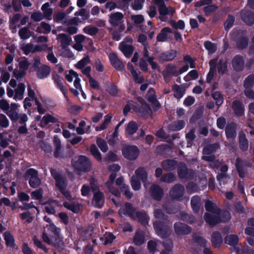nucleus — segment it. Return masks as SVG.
<instances>
[{"instance_id": "nucleus-1", "label": "nucleus", "mask_w": 254, "mask_h": 254, "mask_svg": "<svg viewBox=\"0 0 254 254\" xmlns=\"http://www.w3.org/2000/svg\"><path fill=\"white\" fill-rule=\"evenodd\" d=\"M51 176L55 181L56 186L64 197L69 201L72 199L70 192L66 190L68 182L65 176L61 171L51 168L50 170Z\"/></svg>"}, {"instance_id": "nucleus-2", "label": "nucleus", "mask_w": 254, "mask_h": 254, "mask_svg": "<svg viewBox=\"0 0 254 254\" xmlns=\"http://www.w3.org/2000/svg\"><path fill=\"white\" fill-rule=\"evenodd\" d=\"M231 38L235 43L236 48L238 50H243L248 48L250 40L246 30L233 29Z\"/></svg>"}, {"instance_id": "nucleus-3", "label": "nucleus", "mask_w": 254, "mask_h": 254, "mask_svg": "<svg viewBox=\"0 0 254 254\" xmlns=\"http://www.w3.org/2000/svg\"><path fill=\"white\" fill-rule=\"evenodd\" d=\"M71 164L75 170L80 172H88L91 170V162L84 155L74 157L71 160Z\"/></svg>"}, {"instance_id": "nucleus-4", "label": "nucleus", "mask_w": 254, "mask_h": 254, "mask_svg": "<svg viewBox=\"0 0 254 254\" xmlns=\"http://www.w3.org/2000/svg\"><path fill=\"white\" fill-rule=\"evenodd\" d=\"M153 226L157 235L162 239L168 238L171 234V227L165 222L155 221L153 223Z\"/></svg>"}, {"instance_id": "nucleus-5", "label": "nucleus", "mask_w": 254, "mask_h": 254, "mask_svg": "<svg viewBox=\"0 0 254 254\" xmlns=\"http://www.w3.org/2000/svg\"><path fill=\"white\" fill-rule=\"evenodd\" d=\"M122 152L126 159L133 161L138 157L139 150L136 145L125 144L122 146Z\"/></svg>"}, {"instance_id": "nucleus-6", "label": "nucleus", "mask_w": 254, "mask_h": 254, "mask_svg": "<svg viewBox=\"0 0 254 254\" xmlns=\"http://www.w3.org/2000/svg\"><path fill=\"white\" fill-rule=\"evenodd\" d=\"M24 178L26 180L29 179V184L32 188H36L41 184V180L38 177V171L33 168L27 169L25 173Z\"/></svg>"}, {"instance_id": "nucleus-7", "label": "nucleus", "mask_w": 254, "mask_h": 254, "mask_svg": "<svg viewBox=\"0 0 254 254\" xmlns=\"http://www.w3.org/2000/svg\"><path fill=\"white\" fill-rule=\"evenodd\" d=\"M177 173L181 179L191 180L194 178V172L192 169H189L187 165L184 162L181 163L178 167Z\"/></svg>"}, {"instance_id": "nucleus-8", "label": "nucleus", "mask_w": 254, "mask_h": 254, "mask_svg": "<svg viewBox=\"0 0 254 254\" xmlns=\"http://www.w3.org/2000/svg\"><path fill=\"white\" fill-rule=\"evenodd\" d=\"M235 165L239 176L241 178H244L247 173V167H250V165L239 157L236 159Z\"/></svg>"}, {"instance_id": "nucleus-9", "label": "nucleus", "mask_w": 254, "mask_h": 254, "mask_svg": "<svg viewBox=\"0 0 254 254\" xmlns=\"http://www.w3.org/2000/svg\"><path fill=\"white\" fill-rule=\"evenodd\" d=\"M135 212L136 208L133 206L131 203L128 202L125 203L124 208H121L118 211L120 216L122 217L123 215L127 216L132 219H135Z\"/></svg>"}, {"instance_id": "nucleus-10", "label": "nucleus", "mask_w": 254, "mask_h": 254, "mask_svg": "<svg viewBox=\"0 0 254 254\" xmlns=\"http://www.w3.org/2000/svg\"><path fill=\"white\" fill-rule=\"evenodd\" d=\"M149 191L151 198L156 201H160L164 195L163 189L157 184L152 185Z\"/></svg>"}, {"instance_id": "nucleus-11", "label": "nucleus", "mask_w": 254, "mask_h": 254, "mask_svg": "<svg viewBox=\"0 0 254 254\" xmlns=\"http://www.w3.org/2000/svg\"><path fill=\"white\" fill-rule=\"evenodd\" d=\"M174 228L175 232L177 235H189L192 230L191 227L181 222H175Z\"/></svg>"}, {"instance_id": "nucleus-12", "label": "nucleus", "mask_w": 254, "mask_h": 254, "mask_svg": "<svg viewBox=\"0 0 254 254\" xmlns=\"http://www.w3.org/2000/svg\"><path fill=\"white\" fill-rule=\"evenodd\" d=\"M237 126L236 124L234 122L229 123L225 127V134L226 138L228 140L230 139L234 140L237 136Z\"/></svg>"}, {"instance_id": "nucleus-13", "label": "nucleus", "mask_w": 254, "mask_h": 254, "mask_svg": "<svg viewBox=\"0 0 254 254\" xmlns=\"http://www.w3.org/2000/svg\"><path fill=\"white\" fill-rule=\"evenodd\" d=\"M184 192V187L180 184H177L170 190V195L173 199H177L183 196Z\"/></svg>"}, {"instance_id": "nucleus-14", "label": "nucleus", "mask_w": 254, "mask_h": 254, "mask_svg": "<svg viewBox=\"0 0 254 254\" xmlns=\"http://www.w3.org/2000/svg\"><path fill=\"white\" fill-rule=\"evenodd\" d=\"M241 17L242 21L248 26L254 24V12L247 10H242L241 11Z\"/></svg>"}, {"instance_id": "nucleus-15", "label": "nucleus", "mask_w": 254, "mask_h": 254, "mask_svg": "<svg viewBox=\"0 0 254 254\" xmlns=\"http://www.w3.org/2000/svg\"><path fill=\"white\" fill-rule=\"evenodd\" d=\"M232 65L234 69L238 72H240L244 69L245 62L243 56L237 55L232 59Z\"/></svg>"}, {"instance_id": "nucleus-16", "label": "nucleus", "mask_w": 254, "mask_h": 254, "mask_svg": "<svg viewBox=\"0 0 254 254\" xmlns=\"http://www.w3.org/2000/svg\"><path fill=\"white\" fill-rule=\"evenodd\" d=\"M58 37L61 41V45L63 49H65V51L68 53L69 55L67 56V57H70L72 53L68 49H66V48L70 45L72 41L70 36L67 35L64 33H61L59 34Z\"/></svg>"}, {"instance_id": "nucleus-17", "label": "nucleus", "mask_w": 254, "mask_h": 254, "mask_svg": "<svg viewBox=\"0 0 254 254\" xmlns=\"http://www.w3.org/2000/svg\"><path fill=\"white\" fill-rule=\"evenodd\" d=\"M204 219L210 227H213L220 223V218L218 214H211L209 212L205 213Z\"/></svg>"}, {"instance_id": "nucleus-18", "label": "nucleus", "mask_w": 254, "mask_h": 254, "mask_svg": "<svg viewBox=\"0 0 254 254\" xmlns=\"http://www.w3.org/2000/svg\"><path fill=\"white\" fill-rule=\"evenodd\" d=\"M212 60H216V68L217 69L218 74L220 75H224L226 73L228 70V62L223 59H219L217 58L213 59Z\"/></svg>"}, {"instance_id": "nucleus-19", "label": "nucleus", "mask_w": 254, "mask_h": 254, "mask_svg": "<svg viewBox=\"0 0 254 254\" xmlns=\"http://www.w3.org/2000/svg\"><path fill=\"white\" fill-rule=\"evenodd\" d=\"M109 58L111 64L118 70H122L125 67L124 64L118 58V57L115 53L110 54Z\"/></svg>"}, {"instance_id": "nucleus-20", "label": "nucleus", "mask_w": 254, "mask_h": 254, "mask_svg": "<svg viewBox=\"0 0 254 254\" xmlns=\"http://www.w3.org/2000/svg\"><path fill=\"white\" fill-rule=\"evenodd\" d=\"M177 52L171 49L159 54V58L163 62L172 61L177 56Z\"/></svg>"}, {"instance_id": "nucleus-21", "label": "nucleus", "mask_w": 254, "mask_h": 254, "mask_svg": "<svg viewBox=\"0 0 254 254\" xmlns=\"http://www.w3.org/2000/svg\"><path fill=\"white\" fill-rule=\"evenodd\" d=\"M223 237L219 231H215L211 235V242L214 248H219L223 243Z\"/></svg>"}, {"instance_id": "nucleus-22", "label": "nucleus", "mask_w": 254, "mask_h": 254, "mask_svg": "<svg viewBox=\"0 0 254 254\" xmlns=\"http://www.w3.org/2000/svg\"><path fill=\"white\" fill-rule=\"evenodd\" d=\"M177 66L174 64H169L166 65L165 69L163 71V75L165 78L170 76H178V70H176Z\"/></svg>"}, {"instance_id": "nucleus-23", "label": "nucleus", "mask_w": 254, "mask_h": 254, "mask_svg": "<svg viewBox=\"0 0 254 254\" xmlns=\"http://www.w3.org/2000/svg\"><path fill=\"white\" fill-rule=\"evenodd\" d=\"M232 107L236 116L240 117L244 115V106L240 101L234 100L232 103Z\"/></svg>"}, {"instance_id": "nucleus-24", "label": "nucleus", "mask_w": 254, "mask_h": 254, "mask_svg": "<svg viewBox=\"0 0 254 254\" xmlns=\"http://www.w3.org/2000/svg\"><path fill=\"white\" fill-rule=\"evenodd\" d=\"M51 72V67L47 65L42 64L37 70V76L40 79H43L48 77Z\"/></svg>"}, {"instance_id": "nucleus-25", "label": "nucleus", "mask_w": 254, "mask_h": 254, "mask_svg": "<svg viewBox=\"0 0 254 254\" xmlns=\"http://www.w3.org/2000/svg\"><path fill=\"white\" fill-rule=\"evenodd\" d=\"M178 166L177 161L173 159H166L161 163L162 168L166 171H173Z\"/></svg>"}, {"instance_id": "nucleus-26", "label": "nucleus", "mask_w": 254, "mask_h": 254, "mask_svg": "<svg viewBox=\"0 0 254 254\" xmlns=\"http://www.w3.org/2000/svg\"><path fill=\"white\" fill-rule=\"evenodd\" d=\"M239 147L241 151L245 152L249 148V141L247 138L246 134L241 131L239 134Z\"/></svg>"}, {"instance_id": "nucleus-27", "label": "nucleus", "mask_w": 254, "mask_h": 254, "mask_svg": "<svg viewBox=\"0 0 254 254\" xmlns=\"http://www.w3.org/2000/svg\"><path fill=\"white\" fill-rule=\"evenodd\" d=\"M50 123L56 124L60 123V122L59 119L54 117L52 115L47 114L43 117L40 124V127L44 128Z\"/></svg>"}, {"instance_id": "nucleus-28", "label": "nucleus", "mask_w": 254, "mask_h": 254, "mask_svg": "<svg viewBox=\"0 0 254 254\" xmlns=\"http://www.w3.org/2000/svg\"><path fill=\"white\" fill-rule=\"evenodd\" d=\"M124 18V15L122 12H116L111 13L110 15L109 22L113 27L118 26L119 22Z\"/></svg>"}, {"instance_id": "nucleus-29", "label": "nucleus", "mask_w": 254, "mask_h": 254, "mask_svg": "<svg viewBox=\"0 0 254 254\" xmlns=\"http://www.w3.org/2000/svg\"><path fill=\"white\" fill-rule=\"evenodd\" d=\"M172 29L168 27L163 28L160 32L157 35L156 40L157 42H163L167 40L168 34L172 33Z\"/></svg>"}, {"instance_id": "nucleus-30", "label": "nucleus", "mask_w": 254, "mask_h": 254, "mask_svg": "<svg viewBox=\"0 0 254 254\" xmlns=\"http://www.w3.org/2000/svg\"><path fill=\"white\" fill-rule=\"evenodd\" d=\"M145 242V234L143 231H136L133 238V243L137 246H140Z\"/></svg>"}, {"instance_id": "nucleus-31", "label": "nucleus", "mask_w": 254, "mask_h": 254, "mask_svg": "<svg viewBox=\"0 0 254 254\" xmlns=\"http://www.w3.org/2000/svg\"><path fill=\"white\" fill-rule=\"evenodd\" d=\"M135 215V219H137L142 225H145L148 224L149 217L144 211H137Z\"/></svg>"}, {"instance_id": "nucleus-32", "label": "nucleus", "mask_w": 254, "mask_h": 254, "mask_svg": "<svg viewBox=\"0 0 254 254\" xmlns=\"http://www.w3.org/2000/svg\"><path fill=\"white\" fill-rule=\"evenodd\" d=\"M205 208L207 212L215 214H219L218 212L220 210V208L215 205L212 201L208 199L205 201Z\"/></svg>"}, {"instance_id": "nucleus-33", "label": "nucleus", "mask_w": 254, "mask_h": 254, "mask_svg": "<svg viewBox=\"0 0 254 254\" xmlns=\"http://www.w3.org/2000/svg\"><path fill=\"white\" fill-rule=\"evenodd\" d=\"M138 128V126L137 124L134 121H130L126 126L125 133L126 135L131 136L136 132Z\"/></svg>"}, {"instance_id": "nucleus-34", "label": "nucleus", "mask_w": 254, "mask_h": 254, "mask_svg": "<svg viewBox=\"0 0 254 254\" xmlns=\"http://www.w3.org/2000/svg\"><path fill=\"white\" fill-rule=\"evenodd\" d=\"M191 208L194 213H198L200 208V198L197 195L192 197L190 201Z\"/></svg>"}, {"instance_id": "nucleus-35", "label": "nucleus", "mask_w": 254, "mask_h": 254, "mask_svg": "<svg viewBox=\"0 0 254 254\" xmlns=\"http://www.w3.org/2000/svg\"><path fill=\"white\" fill-rule=\"evenodd\" d=\"M119 48L126 58H130L133 54V47L132 45L121 43Z\"/></svg>"}, {"instance_id": "nucleus-36", "label": "nucleus", "mask_w": 254, "mask_h": 254, "mask_svg": "<svg viewBox=\"0 0 254 254\" xmlns=\"http://www.w3.org/2000/svg\"><path fill=\"white\" fill-rule=\"evenodd\" d=\"M4 239L7 247L14 248L15 246V240L13 236L9 231H6L3 234Z\"/></svg>"}, {"instance_id": "nucleus-37", "label": "nucleus", "mask_w": 254, "mask_h": 254, "mask_svg": "<svg viewBox=\"0 0 254 254\" xmlns=\"http://www.w3.org/2000/svg\"><path fill=\"white\" fill-rule=\"evenodd\" d=\"M239 240V237L237 235L230 234L227 235L225 237L224 242L228 245L236 246L238 244Z\"/></svg>"}, {"instance_id": "nucleus-38", "label": "nucleus", "mask_w": 254, "mask_h": 254, "mask_svg": "<svg viewBox=\"0 0 254 254\" xmlns=\"http://www.w3.org/2000/svg\"><path fill=\"white\" fill-rule=\"evenodd\" d=\"M179 219L190 224L194 223L196 220L195 216L192 214H189L185 212H181L180 213Z\"/></svg>"}, {"instance_id": "nucleus-39", "label": "nucleus", "mask_w": 254, "mask_h": 254, "mask_svg": "<svg viewBox=\"0 0 254 254\" xmlns=\"http://www.w3.org/2000/svg\"><path fill=\"white\" fill-rule=\"evenodd\" d=\"M25 89V86L24 83H20L18 84L17 88L15 90V95L14 99L15 100H21L23 99V95Z\"/></svg>"}, {"instance_id": "nucleus-40", "label": "nucleus", "mask_w": 254, "mask_h": 254, "mask_svg": "<svg viewBox=\"0 0 254 254\" xmlns=\"http://www.w3.org/2000/svg\"><path fill=\"white\" fill-rule=\"evenodd\" d=\"M185 124L184 120H178L173 122L169 125V129L173 131H179L185 127Z\"/></svg>"}, {"instance_id": "nucleus-41", "label": "nucleus", "mask_w": 254, "mask_h": 254, "mask_svg": "<svg viewBox=\"0 0 254 254\" xmlns=\"http://www.w3.org/2000/svg\"><path fill=\"white\" fill-rule=\"evenodd\" d=\"M63 206L74 213H78L80 209V204L79 203L75 204L66 201L64 202Z\"/></svg>"}, {"instance_id": "nucleus-42", "label": "nucleus", "mask_w": 254, "mask_h": 254, "mask_svg": "<svg viewBox=\"0 0 254 254\" xmlns=\"http://www.w3.org/2000/svg\"><path fill=\"white\" fill-rule=\"evenodd\" d=\"M104 199V194L100 190L95 192L93 197V200L95 202L96 207L99 208H101L103 206V203L100 204L99 202L102 199Z\"/></svg>"}, {"instance_id": "nucleus-43", "label": "nucleus", "mask_w": 254, "mask_h": 254, "mask_svg": "<svg viewBox=\"0 0 254 254\" xmlns=\"http://www.w3.org/2000/svg\"><path fill=\"white\" fill-rule=\"evenodd\" d=\"M172 90L174 91V97L178 99H181L183 96L185 92V89L181 87L180 85L176 84H175L172 86Z\"/></svg>"}, {"instance_id": "nucleus-44", "label": "nucleus", "mask_w": 254, "mask_h": 254, "mask_svg": "<svg viewBox=\"0 0 254 254\" xmlns=\"http://www.w3.org/2000/svg\"><path fill=\"white\" fill-rule=\"evenodd\" d=\"M136 176L138 179L145 182L147 179V173L146 170L142 167H139L135 172Z\"/></svg>"}, {"instance_id": "nucleus-45", "label": "nucleus", "mask_w": 254, "mask_h": 254, "mask_svg": "<svg viewBox=\"0 0 254 254\" xmlns=\"http://www.w3.org/2000/svg\"><path fill=\"white\" fill-rule=\"evenodd\" d=\"M163 210L168 214H172L177 213L179 209L172 203H165L163 205Z\"/></svg>"}, {"instance_id": "nucleus-46", "label": "nucleus", "mask_w": 254, "mask_h": 254, "mask_svg": "<svg viewBox=\"0 0 254 254\" xmlns=\"http://www.w3.org/2000/svg\"><path fill=\"white\" fill-rule=\"evenodd\" d=\"M163 246L164 250L162 251L160 254H171L170 253L172 252L173 244L171 240H166L163 243Z\"/></svg>"}, {"instance_id": "nucleus-47", "label": "nucleus", "mask_w": 254, "mask_h": 254, "mask_svg": "<svg viewBox=\"0 0 254 254\" xmlns=\"http://www.w3.org/2000/svg\"><path fill=\"white\" fill-rule=\"evenodd\" d=\"M218 214L220 218V222L226 223L230 220L231 216L230 212L226 210H222L219 211Z\"/></svg>"}, {"instance_id": "nucleus-48", "label": "nucleus", "mask_w": 254, "mask_h": 254, "mask_svg": "<svg viewBox=\"0 0 254 254\" xmlns=\"http://www.w3.org/2000/svg\"><path fill=\"white\" fill-rule=\"evenodd\" d=\"M219 148V144L217 143L208 144L203 148V153L209 155L216 151Z\"/></svg>"}, {"instance_id": "nucleus-49", "label": "nucleus", "mask_w": 254, "mask_h": 254, "mask_svg": "<svg viewBox=\"0 0 254 254\" xmlns=\"http://www.w3.org/2000/svg\"><path fill=\"white\" fill-rule=\"evenodd\" d=\"M195 130L192 128L186 134V138L187 140V147H191L192 145L193 142L196 136L195 135Z\"/></svg>"}, {"instance_id": "nucleus-50", "label": "nucleus", "mask_w": 254, "mask_h": 254, "mask_svg": "<svg viewBox=\"0 0 254 254\" xmlns=\"http://www.w3.org/2000/svg\"><path fill=\"white\" fill-rule=\"evenodd\" d=\"M245 88H253L254 86V74L249 75L245 79L243 84Z\"/></svg>"}, {"instance_id": "nucleus-51", "label": "nucleus", "mask_w": 254, "mask_h": 254, "mask_svg": "<svg viewBox=\"0 0 254 254\" xmlns=\"http://www.w3.org/2000/svg\"><path fill=\"white\" fill-rule=\"evenodd\" d=\"M90 150L91 154L98 161H101L102 159L101 153L95 144H92L90 146Z\"/></svg>"}, {"instance_id": "nucleus-52", "label": "nucleus", "mask_w": 254, "mask_h": 254, "mask_svg": "<svg viewBox=\"0 0 254 254\" xmlns=\"http://www.w3.org/2000/svg\"><path fill=\"white\" fill-rule=\"evenodd\" d=\"M175 180L176 177L175 175L171 172L163 174L160 178L161 181L168 183H172Z\"/></svg>"}, {"instance_id": "nucleus-53", "label": "nucleus", "mask_w": 254, "mask_h": 254, "mask_svg": "<svg viewBox=\"0 0 254 254\" xmlns=\"http://www.w3.org/2000/svg\"><path fill=\"white\" fill-rule=\"evenodd\" d=\"M212 97L215 101L216 105L218 107L221 106L223 103V97L219 91H215L212 93Z\"/></svg>"}, {"instance_id": "nucleus-54", "label": "nucleus", "mask_w": 254, "mask_h": 254, "mask_svg": "<svg viewBox=\"0 0 254 254\" xmlns=\"http://www.w3.org/2000/svg\"><path fill=\"white\" fill-rule=\"evenodd\" d=\"M112 116L107 115L105 117L104 122L100 125V126H98L96 128L97 131H101L104 130L107 128L108 125L111 122L112 120Z\"/></svg>"}, {"instance_id": "nucleus-55", "label": "nucleus", "mask_w": 254, "mask_h": 254, "mask_svg": "<svg viewBox=\"0 0 254 254\" xmlns=\"http://www.w3.org/2000/svg\"><path fill=\"white\" fill-rule=\"evenodd\" d=\"M235 18L234 16L229 14L228 17L224 23V28L227 31H228L230 28L233 26Z\"/></svg>"}, {"instance_id": "nucleus-56", "label": "nucleus", "mask_w": 254, "mask_h": 254, "mask_svg": "<svg viewBox=\"0 0 254 254\" xmlns=\"http://www.w3.org/2000/svg\"><path fill=\"white\" fill-rule=\"evenodd\" d=\"M218 7L215 4H211L209 5H207L204 7L203 11L206 16H209L211 14L214 12Z\"/></svg>"}, {"instance_id": "nucleus-57", "label": "nucleus", "mask_w": 254, "mask_h": 254, "mask_svg": "<svg viewBox=\"0 0 254 254\" xmlns=\"http://www.w3.org/2000/svg\"><path fill=\"white\" fill-rule=\"evenodd\" d=\"M130 184L134 190H138L141 188L140 180L134 176H133L130 179Z\"/></svg>"}, {"instance_id": "nucleus-58", "label": "nucleus", "mask_w": 254, "mask_h": 254, "mask_svg": "<svg viewBox=\"0 0 254 254\" xmlns=\"http://www.w3.org/2000/svg\"><path fill=\"white\" fill-rule=\"evenodd\" d=\"M83 32L90 36H93L96 35L99 32L98 28L95 26H86L83 29Z\"/></svg>"}, {"instance_id": "nucleus-59", "label": "nucleus", "mask_w": 254, "mask_h": 254, "mask_svg": "<svg viewBox=\"0 0 254 254\" xmlns=\"http://www.w3.org/2000/svg\"><path fill=\"white\" fill-rule=\"evenodd\" d=\"M171 25L175 29L184 30L185 27V23L184 20H179L177 22L174 20L171 21Z\"/></svg>"}, {"instance_id": "nucleus-60", "label": "nucleus", "mask_w": 254, "mask_h": 254, "mask_svg": "<svg viewBox=\"0 0 254 254\" xmlns=\"http://www.w3.org/2000/svg\"><path fill=\"white\" fill-rule=\"evenodd\" d=\"M194 242L197 243L200 247L204 248L207 246V241L203 237L200 236H195L193 237Z\"/></svg>"}, {"instance_id": "nucleus-61", "label": "nucleus", "mask_w": 254, "mask_h": 254, "mask_svg": "<svg viewBox=\"0 0 254 254\" xmlns=\"http://www.w3.org/2000/svg\"><path fill=\"white\" fill-rule=\"evenodd\" d=\"M120 191L124 192V195L127 199H131L132 197L133 193L130 191L128 186L124 184L120 187Z\"/></svg>"}, {"instance_id": "nucleus-62", "label": "nucleus", "mask_w": 254, "mask_h": 254, "mask_svg": "<svg viewBox=\"0 0 254 254\" xmlns=\"http://www.w3.org/2000/svg\"><path fill=\"white\" fill-rule=\"evenodd\" d=\"M96 142L98 147L103 152H106L108 151V145L106 142L103 139L98 138Z\"/></svg>"}, {"instance_id": "nucleus-63", "label": "nucleus", "mask_w": 254, "mask_h": 254, "mask_svg": "<svg viewBox=\"0 0 254 254\" xmlns=\"http://www.w3.org/2000/svg\"><path fill=\"white\" fill-rule=\"evenodd\" d=\"M19 217L22 220H26V221L28 223L32 222V221L34 219V217L32 216V213L29 211H27L20 214Z\"/></svg>"}, {"instance_id": "nucleus-64", "label": "nucleus", "mask_w": 254, "mask_h": 254, "mask_svg": "<svg viewBox=\"0 0 254 254\" xmlns=\"http://www.w3.org/2000/svg\"><path fill=\"white\" fill-rule=\"evenodd\" d=\"M29 33V30L28 28L23 27L19 29L18 34L21 39L26 40L30 37Z\"/></svg>"}]
</instances>
